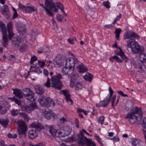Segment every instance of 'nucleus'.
Wrapping results in <instances>:
<instances>
[{"instance_id":"nucleus-1","label":"nucleus","mask_w":146,"mask_h":146,"mask_svg":"<svg viewBox=\"0 0 146 146\" xmlns=\"http://www.w3.org/2000/svg\"><path fill=\"white\" fill-rule=\"evenodd\" d=\"M127 46L131 49L132 52L134 53H141L144 50L142 46L139 45L134 39L131 38L127 42Z\"/></svg>"},{"instance_id":"nucleus-2","label":"nucleus","mask_w":146,"mask_h":146,"mask_svg":"<svg viewBox=\"0 0 146 146\" xmlns=\"http://www.w3.org/2000/svg\"><path fill=\"white\" fill-rule=\"evenodd\" d=\"M62 78L61 74H57L56 75L51 76V87L54 88L56 89L60 90L63 87V84L60 80Z\"/></svg>"},{"instance_id":"nucleus-3","label":"nucleus","mask_w":146,"mask_h":146,"mask_svg":"<svg viewBox=\"0 0 146 146\" xmlns=\"http://www.w3.org/2000/svg\"><path fill=\"white\" fill-rule=\"evenodd\" d=\"M77 136L79 139L78 143L80 145L84 146L85 144L88 146H96L91 139H88L84 137L83 133L81 131L79 134L77 135Z\"/></svg>"},{"instance_id":"nucleus-4","label":"nucleus","mask_w":146,"mask_h":146,"mask_svg":"<svg viewBox=\"0 0 146 146\" xmlns=\"http://www.w3.org/2000/svg\"><path fill=\"white\" fill-rule=\"evenodd\" d=\"M18 128L17 131L20 136L19 138L23 137H25L27 131V126L24 121H18Z\"/></svg>"},{"instance_id":"nucleus-5","label":"nucleus","mask_w":146,"mask_h":146,"mask_svg":"<svg viewBox=\"0 0 146 146\" xmlns=\"http://www.w3.org/2000/svg\"><path fill=\"white\" fill-rule=\"evenodd\" d=\"M44 96H40L38 98V101L40 104L42 106L48 108L52 105L53 106L55 105V104L53 100L50 97L44 99Z\"/></svg>"},{"instance_id":"nucleus-6","label":"nucleus","mask_w":146,"mask_h":146,"mask_svg":"<svg viewBox=\"0 0 146 146\" xmlns=\"http://www.w3.org/2000/svg\"><path fill=\"white\" fill-rule=\"evenodd\" d=\"M21 107L23 111L28 113H30L38 108L36 104L35 103H32L28 105H22Z\"/></svg>"},{"instance_id":"nucleus-7","label":"nucleus","mask_w":146,"mask_h":146,"mask_svg":"<svg viewBox=\"0 0 146 146\" xmlns=\"http://www.w3.org/2000/svg\"><path fill=\"white\" fill-rule=\"evenodd\" d=\"M68 64L67 61H66V67H64L62 68V72L64 75H67L69 76L72 74L74 72V70L73 68L71 67L70 65Z\"/></svg>"},{"instance_id":"nucleus-8","label":"nucleus","mask_w":146,"mask_h":146,"mask_svg":"<svg viewBox=\"0 0 146 146\" xmlns=\"http://www.w3.org/2000/svg\"><path fill=\"white\" fill-rule=\"evenodd\" d=\"M137 117L136 115H133L131 112H130L127 114L124 118L128 119L129 122L131 124H133L137 121Z\"/></svg>"},{"instance_id":"nucleus-9","label":"nucleus","mask_w":146,"mask_h":146,"mask_svg":"<svg viewBox=\"0 0 146 146\" xmlns=\"http://www.w3.org/2000/svg\"><path fill=\"white\" fill-rule=\"evenodd\" d=\"M45 5L48 7L50 10L54 12L57 11L58 9L56 8L52 0H45Z\"/></svg>"},{"instance_id":"nucleus-10","label":"nucleus","mask_w":146,"mask_h":146,"mask_svg":"<svg viewBox=\"0 0 146 146\" xmlns=\"http://www.w3.org/2000/svg\"><path fill=\"white\" fill-rule=\"evenodd\" d=\"M19 7L22 9L26 13H30L32 12H37V9L35 7L31 6H25L21 4L19 5Z\"/></svg>"},{"instance_id":"nucleus-11","label":"nucleus","mask_w":146,"mask_h":146,"mask_svg":"<svg viewBox=\"0 0 146 146\" xmlns=\"http://www.w3.org/2000/svg\"><path fill=\"white\" fill-rule=\"evenodd\" d=\"M134 65L138 71L139 72H143L146 70L145 66L143 62H137Z\"/></svg>"},{"instance_id":"nucleus-12","label":"nucleus","mask_w":146,"mask_h":146,"mask_svg":"<svg viewBox=\"0 0 146 146\" xmlns=\"http://www.w3.org/2000/svg\"><path fill=\"white\" fill-rule=\"evenodd\" d=\"M1 14L5 16V17L7 19L9 18L11 15L8 7L6 5H4L2 7L1 9Z\"/></svg>"},{"instance_id":"nucleus-13","label":"nucleus","mask_w":146,"mask_h":146,"mask_svg":"<svg viewBox=\"0 0 146 146\" xmlns=\"http://www.w3.org/2000/svg\"><path fill=\"white\" fill-rule=\"evenodd\" d=\"M110 101V99L106 97L103 100L100 101L98 104H97L96 105V106L98 108L100 107L105 108L108 106Z\"/></svg>"},{"instance_id":"nucleus-14","label":"nucleus","mask_w":146,"mask_h":146,"mask_svg":"<svg viewBox=\"0 0 146 146\" xmlns=\"http://www.w3.org/2000/svg\"><path fill=\"white\" fill-rule=\"evenodd\" d=\"M8 109L6 102H1L0 104V113L4 114L6 113Z\"/></svg>"},{"instance_id":"nucleus-15","label":"nucleus","mask_w":146,"mask_h":146,"mask_svg":"<svg viewBox=\"0 0 146 146\" xmlns=\"http://www.w3.org/2000/svg\"><path fill=\"white\" fill-rule=\"evenodd\" d=\"M17 29L20 35H23L26 33L25 26L21 23H18Z\"/></svg>"},{"instance_id":"nucleus-16","label":"nucleus","mask_w":146,"mask_h":146,"mask_svg":"<svg viewBox=\"0 0 146 146\" xmlns=\"http://www.w3.org/2000/svg\"><path fill=\"white\" fill-rule=\"evenodd\" d=\"M13 94L17 98L19 99L20 100L23 98V96L21 90L17 88H13Z\"/></svg>"},{"instance_id":"nucleus-17","label":"nucleus","mask_w":146,"mask_h":146,"mask_svg":"<svg viewBox=\"0 0 146 146\" xmlns=\"http://www.w3.org/2000/svg\"><path fill=\"white\" fill-rule=\"evenodd\" d=\"M29 138L31 139L36 138L38 136V133L36 130L31 129L28 133Z\"/></svg>"},{"instance_id":"nucleus-18","label":"nucleus","mask_w":146,"mask_h":146,"mask_svg":"<svg viewBox=\"0 0 146 146\" xmlns=\"http://www.w3.org/2000/svg\"><path fill=\"white\" fill-rule=\"evenodd\" d=\"M21 40L19 37H14L12 42V45L14 47L18 48L21 44Z\"/></svg>"},{"instance_id":"nucleus-19","label":"nucleus","mask_w":146,"mask_h":146,"mask_svg":"<svg viewBox=\"0 0 146 146\" xmlns=\"http://www.w3.org/2000/svg\"><path fill=\"white\" fill-rule=\"evenodd\" d=\"M30 125L32 127L34 128L37 129L38 131H40L41 129H43V126L39 123H33Z\"/></svg>"},{"instance_id":"nucleus-20","label":"nucleus","mask_w":146,"mask_h":146,"mask_svg":"<svg viewBox=\"0 0 146 146\" xmlns=\"http://www.w3.org/2000/svg\"><path fill=\"white\" fill-rule=\"evenodd\" d=\"M133 104L132 101H127L125 104V109L127 111H132L133 110Z\"/></svg>"},{"instance_id":"nucleus-21","label":"nucleus","mask_w":146,"mask_h":146,"mask_svg":"<svg viewBox=\"0 0 146 146\" xmlns=\"http://www.w3.org/2000/svg\"><path fill=\"white\" fill-rule=\"evenodd\" d=\"M69 62L68 63L69 65L71 66V67L73 68V69H74V67L75 64H78L79 62L75 56L72 58L71 59L69 60Z\"/></svg>"},{"instance_id":"nucleus-22","label":"nucleus","mask_w":146,"mask_h":146,"mask_svg":"<svg viewBox=\"0 0 146 146\" xmlns=\"http://www.w3.org/2000/svg\"><path fill=\"white\" fill-rule=\"evenodd\" d=\"M35 89L36 93L40 95L39 97L41 96H44L43 94L44 92V90L42 87L36 86L35 87Z\"/></svg>"},{"instance_id":"nucleus-23","label":"nucleus","mask_w":146,"mask_h":146,"mask_svg":"<svg viewBox=\"0 0 146 146\" xmlns=\"http://www.w3.org/2000/svg\"><path fill=\"white\" fill-rule=\"evenodd\" d=\"M0 28L2 32V36L7 35L6 27L3 22L0 21Z\"/></svg>"},{"instance_id":"nucleus-24","label":"nucleus","mask_w":146,"mask_h":146,"mask_svg":"<svg viewBox=\"0 0 146 146\" xmlns=\"http://www.w3.org/2000/svg\"><path fill=\"white\" fill-rule=\"evenodd\" d=\"M63 62L62 58L60 56H57L56 57L53 61V64L55 65L61 66Z\"/></svg>"},{"instance_id":"nucleus-25","label":"nucleus","mask_w":146,"mask_h":146,"mask_svg":"<svg viewBox=\"0 0 146 146\" xmlns=\"http://www.w3.org/2000/svg\"><path fill=\"white\" fill-rule=\"evenodd\" d=\"M78 69L79 72L81 73L86 72L88 71V69L83 64H81L79 65Z\"/></svg>"},{"instance_id":"nucleus-26","label":"nucleus","mask_w":146,"mask_h":146,"mask_svg":"<svg viewBox=\"0 0 146 146\" xmlns=\"http://www.w3.org/2000/svg\"><path fill=\"white\" fill-rule=\"evenodd\" d=\"M62 132H63V137L69 135L71 132V130L68 127H66L64 128V130H62Z\"/></svg>"},{"instance_id":"nucleus-27","label":"nucleus","mask_w":146,"mask_h":146,"mask_svg":"<svg viewBox=\"0 0 146 146\" xmlns=\"http://www.w3.org/2000/svg\"><path fill=\"white\" fill-rule=\"evenodd\" d=\"M32 94H26V95L24 96L25 98L27 100L31 102H33L34 101V96H35V93L33 92L32 93Z\"/></svg>"},{"instance_id":"nucleus-28","label":"nucleus","mask_w":146,"mask_h":146,"mask_svg":"<svg viewBox=\"0 0 146 146\" xmlns=\"http://www.w3.org/2000/svg\"><path fill=\"white\" fill-rule=\"evenodd\" d=\"M45 127L47 130L52 135L54 134V132L56 129L54 128L53 126L46 125Z\"/></svg>"},{"instance_id":"nucleus-29","label":"nucleus","mask_w":146,"mask_h":146,"mask_svg":"<svg viewBox=\"0 0 146 146\" xmlns=\"http://www.w3.org/2000/svg\"><path fill=\"white\" fill-rule=\"evenodd\" d=\"M3 40L2 41V45L4 47H6L8 44V38L7 35L3 36Z\"/></svg>"},{"instance_id":"nucleus-30","label":"nucleus","mask_w":146,"mask_h":146,"mask_svg":"<svg viewBox=\"0 0 146 146\" xmlns=\"http://www.w3.org/2000/svg\"><path fill=\"white\" fill-rule=\"evenodd\" d=\"M9 121L8 120L5 119H0V124L3 126L4 128L7 127Z\"/></svg>"},{"instance_id":"nucleus-31","label":"nucleus","mask_w":146,"mask_h":146,"mask_svg":"<svg viewBox=\"0 0 146 146\" xmlns=\"http://www.w3.org/2000/svg\"><path fill=\"white\" fill-rule=\"evenodd\" d=\"M8 99L9 100L12 102H15L16 104H17L19 106L21 105V103L20 101V100L17 99L15 98L14 96H13V97H8Z\"/></svg>"},{"instance_id":"nucleus-32","label":"nucleus","mask_w":146,"mask_h":146,"mask_svg":"<svg viewBox=\"0 0 146 146\" xmlns=\"http://www.w3.org/2000/svg\"><path fill=\"white\" fill-rule=\"evenodd\" d=\"M63 132H62V131H61L56 130L54 132V134L52 135L57 137H63Z\"/></svg>"},{"instance_id":"nucleus-33","label":"nucleus","mask_w":146,"mask_h":146,"mask_svg":"<svg viewBox=\"0 0 146 146\" xmlns=\"http://www.w3.org/2000/svg\"><path fill=\"white\" fill-rule=\"evenodd\" d=\"M84 78L85 80L91 82L93 78V76L90 73L87 72L86 73L85 76H84Z\"/></svg>"},{"instance_id":"nucleus-34","label":"nucleus","mask_w":146,"mask_h":146,"mask_svg":"<svg viewBox=\"0 0 146 146\" xmlns=\"http://www.w3.org/2000/svg\"><path fill=\"white\" fill-rule=\"evenodd\" d=\"M40 5L42 6L43 8L44 9L46 12V14L50 16H53V14L51 12L49 9H48L47 7L44 6L43 4H39Z\"/></svg>"},{"instance_id":"nucleus-35","label":"nucleus","mask_w":146,"mask_h":146,"mask_svg":"<svg viewBox=\"0 0 146 146\" xmlns=\"http://www.w3.org/2000/svg\"><path fill=\"white\" fill-rule=\"evenodd\" d=\"M121 31V29L117 28L114 32L115 34V38L118 40H119V35Z\"/></svg>"},{"instance_id":"nucleus-36","label":"nucleus","mask_w":146,"mask_h":146,"mask_svg":"<svg viewBox=\"0 0 146 146\" xmlns=\"http://www.w3.org/2000/svg\"><path fill=\"white\" fill-rule=\"evenodd\" d=\"M23 94L25 96L26 95V94H32V93H33V92L31 89L29 88H24L23 90Z\"/></svg>"},{"instance_id":"nucleus-37","label":"nucleus","mask_w":146,"mask_h":146,"mask_svg":"<svg viewBox=\"0 0 146 146\" xmlns=\"http://www.w3.org/2000/svg\"><path fill=\"white\" fill-rule=\"evenodd\" d=\"M139 56L140 60L141 62L146 61V54L142 53L140 54Z\"/></svg>"},{"instance_id":"nucleus-38","label":"nucleus","mask_w":146,"mask_h":146,"mask_svg":"<svg viewBox=\"0 0 146 146\" xmlns=\"http://www.w3.org/2000/svg\"><path fill=\"white\" fill-rule=\"evenodd\" d=\"M30 146H45L44 142H40L34 145L31 143H29Z\"/></svg>"},{"instance_id":"nucleus-39","label":"nucleus","mask_w":146,"mask_h":146,"mask_svg":"<svg viewBox=\"0 0 146 146\" xmlns=\"http://www.w3.org/2000/svg\"><path fill=\"white\" fill-rule=\"evenodd\" d=\"M11 112L12 116H15L18 114L19 111L18 110L13 109L11 111Z\"/></svg>"},{"instance_id":"nucleus-40","label":"nucleus","mask_w":146,"mask_h":146,"mask_svg":"<svg viewBox=\"0 0 146 146\" xmlns=\"http://www.w3.org/2000/svg\"><path fill=\"white\" fill-rule=\"evenodd\" d=\"M131 142L132 145L134 146H137V144L138 143L137 139L135 138H132Z\"/></svg>"},{"instance_id":"nucleus-41","label":"nucleus","mask_w":146,"mask_h":146,"mask_svg":"<svg viewBox=\"0 0 146 146\" xmlns=\"http://www.w3.org/2000/svg\"><path fill=\"white\" fill-rule=\"evenodd\" d=\"M7 31L13 30V25L11 22H9L7 25Z\"/></svg>"},{"instance_id":"nucleus-42","label":"nucleus","mask_w":146,"mask_h":146,"mask_svg":"<svg viewBox=\"0 0 146 146\" xmlns=\"http://www.w3.org/2000/svg\"><path fill=\"white\" fill-rule=\"evenodd\" d=\"M109 91L110 92V94L108 95L106 97L111 100L114 92L110 86L109 88Z\"/></svg>"},{"instance_id":"nucleus-43","label":"nucleus","mask_w":146,"mask_h":146,"mask_svg":"<svg viewBox=\"0 0 146 146\" xmlns=\"http://www.w3.org/2000/svg\"><path fill=\"white\" fill-rule=\"evenodd\" d=\"M8 32L9 39L10 40H11L14 36V33H13V30L8 31Z\"/></svg>"},{"instance_id":"nucleus-44","label":"nucleus","mask_w":146,"mask_h":146,"mask_svg":"<svg viewBox=\"0 0 146 146\" xmlns=\"http://www.w3.org/2000/svg\"><path fill=\"white\" fill-rule=\"evenodd\" d=\"M132 111H133L131 112H132V113H133V115H135V114H137L138 113H139L141 111V109H139L137 107H136L135 108L134 110V111L133 110Z\"/></svg>"},{"instance_id":"nucleus-45","label":"nucleus","mask_w":146,"mask_h":146,"mask_svg":"<svg viewBox=\"0 0 146 146\" xmlns=\"http://www.w3.org/2000/svg\"><path fill=\"white\" fill-rule=\"evenodd\" d=\"M82 87V84L80 82H78L76 84L75 90H78L79 89H81Z\"/></svg>"},{"instance_id":"nucleus-46","label":"nucleus","mask_w":146,"mask_h":146,"mask_svg":"<svg viewBox=\"0 0 146 146\" xmlns=\"http://www.w3.org/2000/svg\"><path fill=\"white\" fill-rule=\"evenodd\" d=\"M27 48V46L26 44H24L21 46L20 48V51L21 52H25Z\"/></svg>"},{"instance_id":"nucleus-47","label":"nucleus","mask_w":146,"mask_h":146,"mask_svg":"<svg viewBox=\"0 0 146 146\" xmlns=\"http://www.w3.org/2000/svg\"><path fill=\"white\" fill-rule=\"evenodd\" d=\"M58 8L62 10V9H64V7L62 4L60 3H56L54 4Z\"/></svg>"},{"instance_id":"nucleus-48","label":"nucleus","mask_w":146,"mask_h":146,"mask_svg":"<svg viewBox=\"0 0 146 146\" xmlns=\"http://www.w3.org/2000/svg\"><path fill=\"white\" fill-rule=\"evenodd\" d=\"M103 4L107 9H109L110 7V3L108 1H104L103 3Z\"/></svg>"},{"instance_id":"nucleus-49","label":"nucleus","mask_w":146,"mask_h":146,"mask_svg":"<svg viewBox=\"0 0 146 146\" xmlns=\"http://www.w3.org/2000/svg\"><path fill=\"white\" fill-rule=\"evenodd\" d=\"M129 32V35H130V37H134L137 38H139V37L138 35L135 32Z\"/></svg>"},{"instance_id":"nucleus-50","label":"nucleus","mask_w":146,"mask_h":146,"mask_svg":"<svg viewBox=\"0 0 146 146\" xmlns=\"http://www.w3.org/2000/svg\"><path fill=\"white\" fill-rule=\"evenodd\" d=\"M95 138L96 140L99 143L100 146H104L102 143L101 138L98 136L96 135V136Z\"/></svg>"},{"instance_id":"nucleus-51","label":"nucleus","mask_w":146,"mask_h":146,"mask_svg":"<svg viewBox=\"0 0 146 146\" xmlns=\"http://www.w3.org/2000/svg\"><path fill=\"white\" fill-rule=\"evenodd\" d=\"M37 60V58L36 56H32L30 62L31 64H33L34 62Z\"/></svg>"},{"instance_id":"nucleus-52","label":"nucleus","mask_w":146,"mask_h":146,"mask_svg":"<svg viewBox=\"0 0 146 146\" xmlns=\"http://www.w3.org/2000/svg\"><path fill=\"white\" fill-rule=\"evenodd\" d=\"M44 85L46 87L48 88L50 87L51 86L50 82V79L49 77H47V81L45 83Z\"/></svg>"},{"instance_id":"nucleus-53","label":"nucleus","mask_w":146,"mask_h":146,"mask_svg":"<svg viewBox=\"0 0 146 146\" xmlns=\"http://www.w3.org/2000/svg\"><path fill=\"white\" fill-rule=\"evenodd\" d=\"M105 119V117L103 116L100 117V118L98 119V122L99 123H100L102 125L103 123L104 120Z\"/></svg>"},{"instance_id":"nucleus-54","label":"nucleus","mask_w":146,"mask_h":146,"mask_svg":"<svg viewBox=\"0 0 146 146\" xmlns=\"http://www.w3.org/2000/svg\"><path fill=\"white\" fill-rule=\"evenodd\" d=\"M141 126L144 129L146 128V117L143 118L141 124Z\"/></svg>"},{"instance_id":"nucleus-55","label":"nucleus","mask_w":146,"mask_h":146,"mask_svg":"<svg viewBox=\"0 0 146 146\" xmlns=\"http://www.w3.org/2000/svg\"><path fill=\"white\" fill-rule=\"evenodd\" d=\"M44 113L46 114L45 115V117L47 119H49L50 118V113L46 110L44 111Z\"/></svg>"},{"instance_id":"nucleus-56","label":"nucleus","mask_w":146,"mask_h":146,"mask_svg":"<svg viewBox=\"0 0 146 146\" xmlns=\"http://www.w3.org/2000/svg\"><path fill=\"white\" fill-rule=\"evenodd\" d=\"M129 34L130 33L129 32H126L125 33L124 35V40L128 39L131 37L130 35H129Z\"/></svg>"},{"instance_id":"nucleus-57","label":"nucleus","mask_w":146,"mask_h":146,"mask_svg":"<svg viewBox=\"0 0 146 146\" xmlns=\"http://www.w3.org/2000/svg\"><path fill=\"white\" fill-rule=\"evenodd\" d=\"M120 51H118L117 50H115V52L116 54L119 56H121V55H122L124 52L121 48L120 49Z\"/></svg>"},{"instance_id":"nucleus-58","label":"nucleus","mask_w":146,"mask_h":146,"mask_svg":"<svg viewBox=\"0 0 146 146\" xmlns=\"http://www.w3.org/2000/svg\"><path fill=\"white\" fill-rule=\"evenodd\" d=\"M121 58L123 60L125 61L126 62L127 61V60H128V58L127 57H126V56L125 55L124 53H123L121 56Z\"/></svg>"},{"instance_id":"nucleus-59","label":"nucleus","mask_w":146,"mask_h":146,"mask_svg":"<svg viewBox=\"0 0 146 146\" xmlns=\"http://www.w3.org/2000/svg\"><path fill=\"white\" fill-rule=\"evenodd\" d=\"M35 72L37 73L38 74H40L42 73V71L38 66H36Z\"/></svg>"},{"instance_id":"nucleus-60","label":"nucleus","mask_w":146,"mask_h":146,"mask_svg":"<svg viewBox=\"0 0 146 146\" xmlns=\"http://www.w3.org/2000/svg\"><path fill=\"white\" fill-rule=\"evenodd\" d=\"M117 92L119 95H120L122 96L123 97L128 96L127 94H124L123 92L122 91H117Z\"/></svg>"},{"instance_id":"nucleus-61","label":"nucleus","mask_w":146,"mask_h":146,"mask_svg":"<svg viewBox=\"0 0 146 146\" xmlns=\"http://www.w3.org/2000/svg\"><path fill=\"white\" fill-rule=\"evenodd\" d=\"M116 96L115 95H113L112 98L111 102L112 104L111 106L112 107H113L114 106V103L116 99Z\"/></svg>"},{"instance_id":"nucleus-62","label":"nucleus","mask_w":146,"mask_h":146,"mask_svg":"<svg viewBox=\"0 0 146 146\" xmlns=\"http://www.w3.org/2000/svg\"><path fill=\"white\" fill-rule=\"evenodd\" d=\"M65 100L67 102H71V104H72L73 102L72 100L70 98V95L68 96H66Z\"/></svg>"},{"instance_id":"nucleus-63","label":"nucleus","mask_w":146,"mask_h":146,"mask_svg":"<svg viewBox=\"0 0 146 146\" xmlns=\"http://www.w3.org/2000/svg\"><path fill=\"white\" fill-rule=\"evenodd\" d=\"M19 115L20 117L23 116L25 118H27L28 117V115L25 113L24 112H21L19 113Z\"/></svg>"},{"instance_id":"nucleus-64","label":"nucleus","mask_w":146,"mask_h":146,"mask_svg":"<svg viewBox=\"0 0 146 146\" xmlns=\"http://www.w3.org/2000/svg\"><path fill=\"white\" fill-rule=\"evenodd\" d=\"M61 92H62V94L65 96V98L66 97V96H68L69 95V94H68V93L67 92L66 90H62Z\"/></svg>"}]
</instances>
